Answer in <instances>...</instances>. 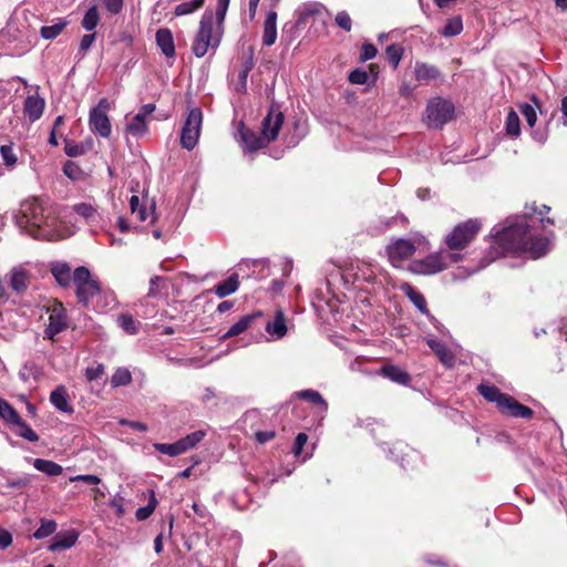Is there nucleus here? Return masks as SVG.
Returning a JSON list of instances; mask_svg holds the SVG:
<instances>
[{
  "instance_id": "nucleus-1",
  "label": "nucleus",
  "mask_w": 567,
  "mask_h": 567,
  "mask_svg": "<svg viewBox=\"0 0 567 567\" xmlns=\"http://www.w3.org/2000/svg\"><path fill=\"white\" fill-rule=\"evenodd\" d=\"M553 225L551 218H527L517 216L508 218L504 226L496 225L489 233L501 244L504 250L513 252H525L537 259L550 250V239L547 236L537 237L535 230L538 225Z\"/></svg>"
},
{
  "instance_id": "nucleus-2",
  "label": "nucleus",
  "mask_w": 567,
  "mask_h": 567,
  "mask_svg": "<svg viewBox=\"0 0 567 567\" xmlns=\"http://www.w3.org/2000/svg\"><path fill=\"white\" fill-rule=\"evenodd\" d=\"M61 218L56 207L45 206L38 198H29L21 203L16 224L33 238L54 241L71 235Z\"/></svg>"
},
{
  "instance_id": "nucleus-3",
  "label": "nucleus",
  "mask_w": 567,
  "mask_h": 567,
  "mask_svg": "<svg viewBox=\"0 0 567 567\" xmlns=\"http://www.w3.org/2000/svg\"><path fill=\"white\" fill-rule=\"evenodd\" d=\"M224 33V24H218L213 11L206 10L199 21V28L194 39L192 51L197 58H203L208 50L216 49Z\"/></svg>"
},
{
  "instance_id": "nucleus-4",
  "label": "nucleus",
  "mask_w": 567,
  "mask_h": 567,
  "mask_svg": "<svg viewBox=\"0 0 567 567\" xmlns=\"http://www.w3.org/2000/svg\"><path fill=\"white\" fill-rule=\"evenodd\" d=\"M73 282L75 285L76 297L83 306L89 307L92 305L100 311H103L104 308L107 307V302L103 306L100 305V299L103 297L100 284L92 279L91 272L86 267L80 266L75 268L73 272ZM104 298H110L111 301H113V297L111 295L104 296Z\"/></svg>"
},
{
  "instance_id": "nucleus-5",
  "label": "nucleus",
  "mask_w": 567,
  "mask_h": 567,
  "mask_svg": "<svg viewBox=\"0 0 567 567\" xmlns=\"http://www.w3.org/2000/svg\"><path fill=\"white\" fill-rule=\"evenodd\" d=\"M464 255L461 252H451L445 249H440L436 252L427 255L425 258L412 260L409 265V271L414 275L431 276L462 261Z\"/></svg>"
},
{
  "instance_id": "nucleus-6",
  "label": "nucleus",
  "mask_w": 567,
  "mask_h": 567,
  "mask_svg": "<svg viewBox=\"0 0 567 567\" xmlns=\"http://www.w3.org/2000/svg\"><path fill=\"white\" fill-rule=\"evenodd\" d=\"M482 224L478 219H468L457 224L451 233L445 236L446 249L451 252H460L465 249L476 237Z\"/></svg>"
},
{
  "instance_id": "nucleus-7",
  "label": "nucleus",
  "mask_w": 567,
  "mask_h": 567,
  "mask_svg": "<svg viewBox=\"0 0 567 567\" xmlns=\"http://www.w3.org/2000/svg\"><path fill=\"white\" fill-rule=\"evenodd\" d=\"M454 115V105L442 97H433L425 109V121L429 127L441 128Z\"/></svg>"
},
{
  "instance_id": "nucleus-8",
  "label": "nucleus",
  "mask_w": 567,
  "mask_h": 567,
  "mask_svg": "<svg viewBox=\"0 0 567 567\" xmlns=\"http://www.w3.org/2000/svg\"><path fill=\"white\" fill-rule=\"evenodd\" d=\"M111 103L106 97L100 99L99 103L91 109L89 114V127L91 132L103 138H109L112 133L111 120L107 115Z\"/></svg>"
},
{
  "instance_id": "nucleus-9",
  "label": "nucleus",
  "mask_w": 567,
  "mask_h": 567,
  "mask_svg": "<svg viewBox=\"0 0 567 567\" xmlns=\"http://www.w3.org/2000/svg\"><path fill=\"white\" fill-rule=\"evenodd\" d=\"M425 241L423 237L415 239L398 238L386 246V255L393 267H401L416 251V245Z\"/></svg>"
},
{
  "instance_id": "nucleus-10",
  "label": "nucleus",
  "mask_w": 567,
  "mask_h": 567,
  "mask_svg": "<svg viewBox=\"0 0 567 567\" xmlns=\"http://www.w3.org/2000/svg\"><path fill=\"white\" fill-rule=\"evenodd\" d=\"M203 113L200 109H190L181 133V145L187 151H192L198 143Z\"/></svg>"
},
{
  "instance_id": "nucleus-11",
  "label": "nucleus",
  "mask_w": 567,
  "mask_h": 567,
  "mask_svg": "<svg viewBox=\"0 0 567 567\" xmlns=\"http://www.w3.org/2000/svg\"><path fill=\"white\" fill-rule=\"evenodd\" d=\"M205 436L206 432L198 430L174 443H155L153 446L159 453L177 456L195 447Z\"/></svg>"
},
{
  "instance_id": "nucleus-12",
  "label": "nucleus",
  "mask_w": 567,
  "mask_h": 567,
  "mask_svg": "<svg viewBox=\"0 0 567 567\" xmlns=\"http://www.w3.org/2000/svg\"><path fill=\"white\" fill-rule=\"evenodd\" d=\"M284 113L279 110V107L271 105L268 114L261 122L260 134L262 135V140L265 142L270 144L278 137L279 131L284 124Z\"/></svg>"
},
{
  "instance_id": "nucleus-13",
  "label": "nucleus",
  "mask_w": 567,
  "mask_h": 567,
  "mask_svg": "<svg viewBox=\"0 0 567 567\" xmlns=\"http://www.w3.org/2000/svg\"><path fill=\"white\" fill-rule=\"evenodd\" d=\"M68 320L65 309L61 303L50 310L49 323L44 329V339L53 340L54 337L66 329Z\"/></svg>"
},
{
  "instance_id": "nucleus-14",
  "label": "nucleus",
  "mask_w": 567,
  "mask_h": 567,
  "mask_svg": "<svg viewBox=\"0 0 567 567\" xmlns=\"http://www.w3.org/2000/svg\"><path fill=\"white\" fill-rule=\"evenodd\" d=\"M155 207L156 206L154 200L145 199L141 202L137 195H133L130 198L131 213L136 215L141 221H146L150 219V223H154L156 219Z\"/></svg>"
},
{
  "instance_id": "nucleus-15",
  "label": "nucleus",
  "mask_w": 567,
  "mask_h": 567,
  "mask_svg": "<svg viewBox=\"0 0 567 567\" xmlns=\"http://www.w3.org/2000/svg\"><path fill=\"white\" fill-rule=\"evenodd\" d=\"M498 409L502 413L513 417L530 419L534 415V411L530 408L523 405L508 394L506 398H503Z\"/></svg>"
},
{
  "instance_id": "nucleus-16",
  "label": "nucleus",
  "mask_w": 567,
  "mask_h": 567,
  "mask_svg": "<svg viewBox=\"0 0 567 567\" xmlns=\"http://www.w3.org/2000/svg\"><path fill=\"white\" fill-rule=\"evenodd\" d=\"M239 135L244 147L249 152H256L269 145L262 140L260 133L246 127L243 123L239 127Z\"/></svg>"
},
{
  "instance_id": "nucleus-17",
  "label": "nucleus",
  "mask_w": 567,
  "mask_h": 567,
  "mask_svg": "<svg viewBox=\"0 0 567 567\" xmlns=\"http://www.w3.org/2000/svg\"><path fill=\"white\" fill-rule=\"evenodd\" d=\"M45 101L39 95H28L24 100L23 112L24 115L31 121H38L44 111Z\"/></svg>"
},
{
  "instance_id": "nucleus-18",
  "label": "nucleus",
  "mask_w": 567,
  "mask_h": 567,
  "mask_svg": "<svg viewBox=\"0 0 567 567\" xmlns=\"http://www.w3.org/2000/svg\"><path fill=\"white\" fill-rule=\"evenodd\" d=\"M79 534L75 530L56 534L49 545L50 551H61L73 547L78 540Z\"/></svg>"
},
{
  "instance_id": "nucleus-19",
  "label": "nucleus",
  "mask_w": 567,
  "mask_h": 567,
  "mask_svg": "<svg viewBox=\"0 0 567 567\" xmlns=\"http://www.w3.org/2000/svg\"><path fill=\"white\" fill-rule=\"evenodd\" d=\"M379 374L400 385H409L411 375L394 364H385L379 370Z\"/></svg>"
},
{
  "instance_id": "nucleus-20",
  "label": "nucleus",
  "mask_w": 567,
  "mask_h": 567,
  "mask_svg": "<svg viewBox=\"0 0 567 567\" xmlns=\"http://www.w3.org/2000/svg\"><path fill=\"white\" fill-rule=\"evenodd\" d=\"M29 285V272L21 266L14 267L9 274V286L17 292L22 293Z\"/></svg>"
},
{
  "instance_id": "nucleus-21",
  "label": "nucleus",
  "mask_w": 567,
  "mask_h": 567,
  "mask_svg": "<svg viewBox=\"0 0 567 567\" xmlns=\"http://www.w3.org/2000/svg\"><path fill=\"white\" fill-rule=\"evenodd\" d=\"M50 402L60 412H73V408L69 402V394L64 385H59L51 392Z\"/></svg>"
},
{
  "instance_id": "nucleus-22",
  "label": "nucleus",
  "mask_w": 567,
  "mask_h": 567,
  "mask_svg": "<svg viewBox=\"0 0 567 567\" xmlns=\"http://www.w3.org/2000/svg\"><path fill=\"white\" fill-rule=\"evenodd\" d=\"M426 343L431 348V350L439 357V360L442 362V364H444L446 368L454 367L455 357L443 342L435 339H427Z\"/></svg>"
},
{
  "instance_id": "nucleus-23",
  "label": "nucleus",
  "mask_w": 567,
  "mask_h": 567,
  "mask_svg": "<svg viewBox=\"0 0 567 567\" xmlns=\"http://www.w3.org/2000/svg\"><path fill=\"white\" fill-rule=\"evenodd\" d=\"M414 75L420 83L429 84L431 81L441 78V72L435 65L416 62Z\"/></svg>"
},
{
  "instance_id": "nucleus-24",
  "label": "nucleus",
  "mask_w": 567,
  "mask_h": 567,
  "mask_svg": "<svg viewBox=\"0 0 567 567\" xmlns=\"http://www.w3.org/2000/svg\"><path fill=\"white\" fill-rule=\"evenodd\" d=\"M277 40V12H268L264 22L262 44L271 47Z\"/></svg>"
},
{
  "instance_id": "nucleus-25",
  "label": "nucleus",
  "mask_w": 567,
  "mask_h": 567,
  "mask_svg": "<svg viewBox=\"0 0 567 567\" xmlns=\"http://www.w3.org/2000/svg\"><path fill=\"white\" fill-rule=\"evenodd\" d=\"M156 43L167 58L175 55V44L173 34L168 29H159L156 32Z\"/></svg>"
},
{
  "instance_id": "nucleus-26",
  "label": "nucleus",
  "mask_w": 567,
  "mask_h": 567,
  "mask_svg": "<svg viewBox=\"0 0 567 567\" xmlns=\"http://www.w3.org/2000/svg\"><path fill=\"white\" fill-rule=\"evenodd\" d=\"M260 316V312L250 313L243 316L237 322H235L226 333L221 337L223 340L239 336L245 332L254 322V320Z\"/></svg>"
},
{
  "instance_id": "nucleus-27",
  "label": "nucleus",
  "mask_w": 567,
  "mask_h": 567,
  "mask_svg": "<svg viewBox=\"0 0 567 567\" xmlns=\"http://www.w3.org/2000/svg\"><path fill=\"white\" fill-rule=\"evenodd\" d=\"M266 331L276 339H280L287 333L286 317L282 310L276 311L274 320L267 322Z\"/></svg>"
},
{
  "instance_id": "nucleus-28",
  "label": "nucleus",
  "mask_w": 567,
  "mask_h": 567,
  "mask_svg": "<svg viewBox=\"0 0 567 567\" xmlns=\"http://www.w3.org/2000/svg\"><path fill=\"white\" fill-rule=\"evenodd\" d=\"M400 290L409 298V300L422 312H427L426 300L424 296L416 291L414 287L409 282L400 285Z\"/></svg>"
},
{
  "instance_id": "nucleus-29",
  "label": "nucleus",
  "mask_w": 567,
  "mask_h": 567,
  "mask_svg": "<svg viewBox=\"0 0 567 567\" xmlns=\"http://www.w3.org/2000/svg\"><path fill=\"white\" fill-rule=\"evenodd\" d=\"M295 396L305 401L310 402L313 405H317L321 413H326L328 411V403L323 399V396L317 390L307 389L301 390L295 393Z\"/></svg>"
},
{
  "instance_id": "nucleus-30",
  "label": "nucleus",
  "mask_w": 567,
  "mask_h": 567,
  "mask_svg": "<svg viewBox=\"0 0 567 567\" xmlns=\"http://www.w3.org/2000/svg\"><path fill=\"white\" fill-rule=\"evenodd\" d=\"M239 279L237 274H233L226 280L214 287V292L219 298H225L238 290Z\"/></svg>"
},
{
  "instance_id": "nucleus-31",
  "label": "nucleus",
  "mask_w": 567,
  "mask_h": 567,
  "mask_svg": "<svg viewBox=\"0 0 567 567\" xmlns=\"http://www.w3.org/2000/svg\"><path fill=\"white\" fill-rule=\"evenodd\" d=\"M51 272L61 287H69L71 284V268L65 262H54L51 266Z\"/></svg>"
},
{
  "instance_id": "nucleus-32",
  "label": "nucleus",
  "mask_w": 567,
  "mask_h": 567,
  "mask_svg": "<svg viewBox=\"0 0 567 567\" xmlns=\"http://www.w3.org/2000/svg\"><path fill=\"white\" fill-rule=\"evenodd\" d=\"M477 391L487 401L496 403L497 408L502 404L503 398L507 396L497 386L489 384H480Z\"/></svg>"
},
{
  "instance_id": "nucleus-33",
  "label": "nucleus",
  "mask_w": 567,
  "mask_h": 567,
  "mask_svg": "<svg viewBox=\"0 0 567 567\" xmlns=\"http://www.w3.org/2000/svg\"><path fill=\"white\" fill-rule=\"evenodd\" d=\"M33 466L48 476H59L63 472V467L60 464L44 458H34Z\"/></svg>"
},
{
  "instance_id": "nucleus-34",
  "label": "nucleus",
  "mask_w": 567,
  "mask_h": 567,
  "mask_svg": "<svg viewBox=\"0 0 567 567\" xmlns=\"http://www.w3.org/2000/svg\"><path fill=\"white\" fill-rule=\"evenodd\" d=\"M0 156L7 169L12 171L17 166L18 155L12 143L0 146Z\"/></svg>"
},
{
  "instance_id": "nucleus-35",
  "label": "nucleus",
  "mask_w": 567,
  "mask_h": 567,
  "mask_svg": "<svg viewBox=\"0 0 567 567\" xmlns=\"http://www.w3.org/2000/svg\"><path fill=\"white\" fill-rule=\"evenodd\" d=\"M42 375L41 368L34 362H25L19 371V378L23 382L37 381Z\"/></svg>"
},
{
  "instance_id": "nucleus-36",
  "label": "nucleus",
  "mask_w": 567,
  "mask_h": 567,
  "mask_svg": "<svg viewBox=\"0 0 567 567\" xmlns=\"http://www.w3.org/2000/svg\"><path fill=\"white\" fill-rule=\"evenodd\" d=\"M116 322L128 334H136L140 331L141 322L135 320L130 313H121Z\"/></svg>"
},
{
  "instance_id": "nucleus-37",
  "label": "nucleus",
  "mask_w": 567,
  "mask_h": 567,
  "mask_svg": "<svg viewBox=\"0 0 567 567\" xmlns=\"http://www.w3.org/2000/svg\"><path fill=\"white\" fill-rule=\"evenodd\" d=\"M68 23L64 19H56L52 25L42 27L40 34L45 40H53L64 30Z\"/></svg>"
},
{
  "instance_id": "nucleus-38",
  "label": "nucleus",
  "mask_w": 567,
  "mask_h": 567,
  "mask_svg": "<svg viewBox=\"0 0 567 567\" xmlns=\"http://www.w3.org/2000/svg\"><path fill=\"white\" fill-rule=\"evenodd\" d=\"M0 417L4 422L12 424V425L18 423L21 419L19 413L16 411V409L9 402H7L4 399H2L1 396H0Z\"/></svg>"
},
{
  "instance_id": "nucleus-39",
  "label": "nucleus",
  "mask_w": 567,
  "mask_h": 567,
  "mask_svg": "<svg viewBox=\"0 0 567 567\" xmlns=\"http://www.w3.org/2000/svg\"><path fill=\"white\" fill-rule=\"evenodd\" d=\"M463 31V19L461 16H455L449 19L440 32L445 38L458 35Z\"/></svg>"
},
{
  "instance_id": "nucleus-40",
  "label": "nucleus",
  "mask_w": 567,
  "mask_h": 567,
  "mask_svg": "<svg viewBox=\"0 0 567 567\" xmlns=\"http://www.w3.org/2000/svg\"><path fill=\"white\" fill-rule=\"evenodd\" d=\"M206 0H185L175 7L174 13L177 17L192 14L200 9Z\"/></svg>"
},
{
  "instance_id": "nucleus-41",
  "label": "nucleus",
  "mask_w": 567,
  "mask_h": 567,
  "mask_svg": "<svg viewBox=\"0 0 567 567\" xmlns=\"http://www.w3.org/2000/svg\"><path fill=\"white\" fill-rule=\"evenodd\" d=\"M100 22V14L95 4L91 6L85 12L81 25L86 31H93Z\"/></svg>"
},
{
  "instance_id": "nucleus-42",
  "label": "nucleus",
  "mask_w": 567,
  "mask_h": 567,
  "mask_svg": "<svg viewBox=\"0 0 567 567\" xmlns=\"http://www.w3.org/2000/svg\"><path fill=\"white\" fill-rule=\"evenodd\" d=\"M131 382H132V374H131L130 370L126 368H117L111 378V385L113 388L127 385Z\"/></svg>"
},
{
  "instance_id": "nucleus-43",
  "label": "nucleus",
  "mask_w": 567,
  "mask_h": 567,
  "mask_svg": "<svg viewBox=\"0 0 567 567\" xmlns=\"http://www.w3.org/2000/svg\"><path fill=\"white\" fill-rule=\"evenodd\" d=\"M505 128L508 135L516 137L520 134V121L518 114L514 110H511L507 113Z\"/></svg>"
},
{
  "instance_id": "nucleus-44",
  "label": "nucleus",
  "mask_w": 567,
  "mask_h": 567,
  "mask_svg": "<svg viewBox=\"0 0 567 567\" xmlns=\"http://www.w3.org/2000/svg\"><path fill=\"white\" fill-rule=\"evenodd\" d=\"M14 425L18 427L16 432L18 436L29 442L39 441V435L31 429V426L25 421L22 420V417Z\"/></svg>"
},
{
  "instance_id": "nucleus-45",
  "label": "nucleus",
  "mask_w": 567,
  "mask_h": 567,
  "mask_svg": "<svg viewBox=\"0 0 567 567\" xmlns=\"http://www.w3.org/2000/svg\"><path fill=\"white\" fill-rule=\"evenodd\" d=\"M126 132L134 136H141L147 132L146 121L135 115L126 125Z\"/></svg>"
},
{
  "instance_id": "nucleus-46",
  "label": "nucleus",
  "mask_w": 567,
  "mask_h": 567,
  "mask_svg": "<svg viewBox=\"0 0 567 567\" xmlns=\"http://www.w3.org/2000/svg\"><path fill=\"white\" fill-rule=\"evenodd\" d=\"M56 530V523L52 519H42L40 527L34 532L33 537L43 539Z\"/></svg>"
},
{
  "instance_id": "nucleus-47",
  "label": "nucleus",
  "mask_w": 567,
  "mask_h": 567,
  "mask_svg": "<svg viewBox=\"0 0 567 567\" xmlns=\"http://www.w3.org/2000/svg\"><path fill=\"white\" fill-rule=\"evenodd\" d=\"M385 55L393 68L396 69L403 55V48L400 44H391L386 48Z\"/></svg>"
},
{
  "instance_id": "nucleus-48",
  "label": "nucleus",
  "mask_w": 567,
  "mask_h": 567,
  "mask_svg": "<svg viewBox=\"0 0 567 567\" xmlns=\"http://www.w3.org/2000/svg\"><path fill=\"white\" fill-rule=\"evenodd\" d=\"M87 147L83 143H74L65 138L64 153L69 157H79L86 153Z\"/></svg>"
},
{
  "instance_id": "nucleus-49",
  "label": "nucleus",
  "mask_w": 567,
  "mask_h": 567,
  "mask_svg": "<svg viewBox=\"0 0 567 567\" xmlns=\"http://www.w3.org/2000/svg\"><path fill=\"white\" fill-rule=\"evenodd\" d=\"M73 209L79 216L83 217L86 221H91L96 217V209L91 204H76Z\"/></svg>"
},
{
  "instance_id": "nucleus-50",
  "label": "nucleus",
  "mask_w": 567,
  "mask_h": 567,
  "mask_svg": "<svg viewBox=\"0 0 567 567\" xmlns=\"http://www.w3.org/2000/svg\"><path fill=\"white\" fill-rule=\"evenodd\" d=\"M156 505H157V501L155 498L154 493H152V496H151V499H150L148 504L146 506L137 508V511L135 513L136 519L137 520H145V519H147L153 514V512L155 511Z\"/></svg>"
},
{
  "instance_id": "nucleus-51",
  "label": "nucleus",
  "mask_w": 567,
  "mask_h": 567,
  "mask_svg": "<svg viewBox=\"0 0 567 567\" xmlns=\"http://www.w3.org/2000/svg\"><path fill=\"white\" fill-rule=\"evenodd\" d=\"M355 278L362 279L367 282H374L377 275L370 265L362 264L357 267Z\"/></svg>"
},
{
  "instance_id": "nucleus-52",
  "label": "nucleus",
  "mask_w": 567,
  "mask_h": 567,
  "mask_svg": "<svg viewBox=\"0 0 567 567\" xmlns=\"http://www.w3.org/2000/svg\"><path fill=\"white\" fill-rule=\"evenodd\" d=\"M519 111L525 117L528 126L533 127L537 122V113L534 105L523 103L519 105Z\"/></svg>"
},
{
  "instance_id": "nucleus-53",
  "label": "nucleus",
  "mask_w": 567,
  "mask_h": 567,
  "mask_svg": "<svg viewBox=\"0 0 567 567\" xmlns=\"http://www.w3.org/2000/svg\"><path fill=\"white\" fill-rule=\"evenodd\" d=\"M230 0H217V6L215 12H213L214 18L218 21V24H224L225 17L229 7Z\"/></svg>"
},
{
  "instance_id": "nucleus-54",
  "label": "nucleus",
  "mask_w": 567,
  "mask_h": 567,
  "mask_svg": "<svg viewBox=\"0 0 567 567\" xmlns=\"http://www.w3.org/2000/svg\"><path fill=\"white\" fill-rule=\"evenodd\" d=\"M105 10L111 14H118L124 7V0H101Z\"/></svg>"
},
{
  "instance_id": "nucleus-55",
  "label": "nucleus",
  "mask_w": 567,
  "mask_h": 567,
  "mask_svg": "<svg viewBox=\"0 0 567 567\" xmlns=\"http://www.w3.org/2000/svg\"><path fill=\"white\" fill-rule=\"evenodd\" d=\"M378 50L372 43H364L361 48L360 60L369 61L377 56Z\"/></svg>"
},
{
  "instance_id": "nucleus-56",
  "label": "nucleus",
  "mask_w": 567,
  "mask_h": 567,
  "mask_svg": "<svg viewBox=\"0 0 567 567\" xmlns=\"http://www.w3.org/2000/svg\"><path fill=\"white\" fill-rule=\"evenodd\" d=\"M336 23L339 28L346 31H350L352 27L351 18L346 11H340L337 13Z\"/></svg>"
},
{
  "instance_id": "nucleus-57",
  "label": "nucleus",
  "mask_w": 567,
  "mask_h": 567,
  "mask_svg": "<svg viewBox=\"0 0 567 567\" xmlns=\"http://www.w3.org/2000/svg\"><path fill=\"white\" fill-rule=\"evenodd\" d=\"M369 79V75L365 71L355 69L350 72L349 74V81L352 84H365Z\"/></svg>"
},
{
  "instance_id": "nucleus-58",
  "label": "nucleus",
  "mask_w": 567,
  "mask_h": 567,
  "mask_svg": "<svg viewBox=\"0 0 567 567\" xmlns=\"http://www.w3.org/2000/svg\"><path fill=\"white\" fill-rule=\"evenodd\" d=\"M70 482H83L91 485H99L101 483V478L93 474H81L70 477Z\"/></svg>"
},
{
  "instance_id": "nucleus-59",
  "label": "nucleus",
  "mask_w": 567,
  "mask_h": 567,
  "mask_svg": "<svg viewBox=\"0 0 567 567\" xmlns=\"http://www.w3.org/2000/svg\"><path fill=\"white\" fill-rule=\"evenodd\" d=\"M95 33H89V34H84L81 39V42H80V48H79V52L81 53V55H85V53L87 52V50L92 47V44L94 43L95 41Z\"/></svg>"
},
{
  "instance_id": "nucleus-60",
  "label": "nucleus",
  "mask_w": 567,
  "mask_h": 567,
  "mask_svg": "<svg viewBox=\"0 0 567 567\" xmlns=\"http://www.w3.org/2000/svg\"><path fill=\"white\" fill-rule=\"evenodd\" d=\"M104 373V365L96 364L94 367H89L85 370V377L89 381L97 380Z\"/></svg>"
},
{
  "instance_id": "nucleus-61",
  "label": "nucleus",
  "mask_w": 567,
  "mask_h": 567,
  "mask_svg": "<svg viewBox=\"0 0 567 567\" xmlns=\"http://www.w3.org/2000/svg\"><path fill=\"white\" fill-rule=\"evenodd\" d=\"M308 441V435L306 433H299L296 436L295 443H293V453L296 456H299L303 450L305 444Z\"/></svg>"
},
{
  "instance_id": "nucleus-62",
  "label": "nucleus",
  "mask_w": 567,
  "mask_h": 567,
  "mask_svg": "<svg viewBox=\"0 0 567 567\" xmlns=\"http://www.w3.org/2000/svg\"><path fill=\"white\" fill-rule=\"evenodd\" d=\"M254 436H255V440L258 443L265 444V443L271 441L276 436V432L272 431V430H270V431H257V432H255Z\"/></svg>"
},
{
  "instance_id": "nucleus-63",
  "label": "nucleus",
  "mask_w": 567,
  "mask_h": 567,
  "mask_svg": "<svg viewBox=\"0 0 567 567\" xmlns=\"http://www.w3.org/2000/svg\"><path fill=\"white\" fill-rule=\"evenodd\" d=\"M79 172V166L72 161H68L63 166V173L70 178H76Z\"/></svg>"
},
{
  "instance_id": "nucleus-64",
  "label": "nucleus",
  "mask_w": 567,
  "mask_h": 567,
  "mask_svg": "<svg viewBox=\"0 0 567 567\" xmlns=\"http://www.w3.org/2000/svg\"><path fill=\"white\" fill-rule=\"evenodd\" d=\"M110 506L113 507L116 512V515L118 517L123 516L125 513L123 498L120 496H115L113 499L110 501Z\"/></svg>"
}]
</instances>
